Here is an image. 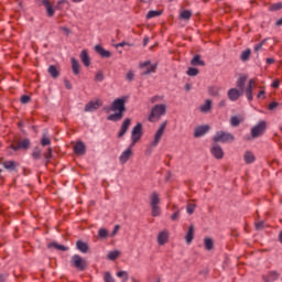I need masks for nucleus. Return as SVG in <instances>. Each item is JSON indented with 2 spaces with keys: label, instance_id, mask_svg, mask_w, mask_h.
<instances>
[{
  "label": "nucleus",
  "instance_id": "obj_7",
  "mask_svg": "<svg viewBox=\"0 0 282 282\" xmlns=\"http://www.w3.org/2000/svg\"><path fill=\"white\" fill-rule=\"evenodd\" d=\"M140 69H142L141 76H149V74H155L158 64H151V61H147L140 64Z\"/></svg>",
  "mask_w": 282,
  "mask_h": 282
},
{
  "label": "nucleus",
  "instance_id": "obj_11",
  "mask_svg": "<svg viewBox=\"0 0 282 282\" xmlns=\"http://www.w3.org/2000/svg\"><path fill=\"white\" fill-rule=\"evenodd\" d=\"M210 153L216 160H224V149H221V145L214 143Z\"/></svg>",
  "mask_w": 282,
  "mask_h": 282
},
{
  "label": "nucleus",
  "instance_id": "obj_57",
  "mask_svg": "<svg viewBox=\"0 0 282 282\" xmlns=\"http://www.w3.org/2000/svg\"><path fill=\"white\" fill-rule=\"evenodd\" d=\"M177 219H180V210H176V212L171 216V220H172V221H177Z\"/></svg>",
  "mask_w": 282,
  "mask_h": 282
},
{
  "label": "nucleus",
  "instance_id": "obj_63",
  "mask_svg": "<svg viewBox=\"0 0 282 282\" xmlns=\"http://www.w3.org/2000/svg\"><path fill=\"white\" fill-rule=\"evenodd\" d=\"M147 45H149V36L143 39V46L147 47Z\"/></svg>",
  "mask_w": 282,
  "mask_h": 282
},
{
  "label": "nucleus",
  "instance_id": "obj_48",
  "mask_svg": "<svg viewBox=\"0 0 282 282\" xmlns=\"http://www.w3.org/2000/svg\"><path fill=\"white\" fill-rule=\"evenodd\" d=\"M187 76H197L199 74V69L189 67L186 72Z\"/></svg>",
  "mask_w": 282,
  "mask_h": 282
},
{
  "label": "nucleus",
  "instance_id": "obj_33",
  "mask_svg": "<svg viewBox=\"0 0 282 282\" xmlns=\"http://www.w3.org/2000/svg\"><path fill=\"white\" fill-rule=\"evenodd\" d=\"M204 246H205V250L210 251L213 250V248H215V242L212 240V238L206 237L204 239Z\"/></svg>",
  "mask_w": 282,
  "mask_h": 282
},
{
  "label": "nucleus",
  "instance_id": "obj_4",
  "mask_svg": "<svg viewBox=\"0 0 282 282\" xmlns=\"http://www.w3.org/2000/svg\"><path fill=\"white\" fill-rule=\"evenodd\" d=\"M70 265L75 268L78 272H85L87 270V260H85L79 254H75L70 258Z\"/></svg>",
  "mask_w": 282,
  "mask_h": 282
},
{
  "label": "nucleus",
  "instance_id": "obj_34",
  "mask_svg": "<svg viewBox=\"0 0 282 282\" xmlns=\"http://www.w3.org/2000/svg\"><path fill=\"white\" fill-rule=\"evenodd\" d=\"M250 54H252V51L250 48L245 50L240 55V59L243 63H246V61H250Z\"/></svg>",
  "mask_w": 282,
  "mask_h": 282
},
{
  "label": "nucleus",
  "instance_id": "obj_41",
  "mask_svg": "<svg viewBox=\"0 0 282 282\" xmlns=\"http://www.w3.org/2000/svg\"><path fill=\"white\" fill-rule=\"evenodd\" d=\"M269 10L270 12H276L279 10H282V2L271 4Z\"/></svg>",
  "mask_w": 282,
  "mask_h": 282
},
{
  "label": "nucleus",
  "instance_id": "obj_9",
  "mask_svg": "<svg viewBox=\"0 0 282 282\" xmlns=\"http://www.w3.org/2000/svg\"><path fill=\"white\" fill-rule=\"evenodd\" d=\"M102 105V100L100 99H96L90 100L88 104H86L84 111L87 112H94V111H98V109H100V106Z\"/></svg>",
  "mask_w": 282,
  "mask_h": 282
},
{
  "label": "nucleus",
  "instance_id": "obj_62",
  "mask_svg": "<svg viewBox=\"0 0 282 282\" xmlns=\"http://www.w3.org/2000/svg\"><path fill=\"white\" fill-rule=\"evenodd\" d=\"M267 64L268 65L274 64V58H272V57L267 58Z\"/></svg>",
  "mask_w": 282,
  "mask_h": 282
},
{
  "label": "nucleus",
  "instance_id": "obj_40",
  "mask_svg": "<svg viewBox=\"0 0 282 282\" xmlns=\"http://www.w3.org/2000/svg\"><path fill=\"white\" fill-rule=\"evenodd\" d=\"M162 14V11H149L145 15V19H155V17H160Z\"/></svg>",
  "mask_w": 282,
  "mask_h": 282
},
{
  "label": "nucleus",
  "instance_id": "obj_46",
  "mask_svg": "<svg viewBox=\"0 0 282 282\" xmlns=\"http://www.w3.org/2000/svg\"><path fill=\"white\" fill-rule=\"evenodd\" d=\"M41 144L43 147H50V144H52V140H50V138H47L45 134L42 137L41 139Z\"/></svg>",
  "mask_w": 282,
  "mask_h": 282
},
{
  "label": "nucleus",
  "instance_id": "obj_64",
  "mask_svg": "<svg viewBox=\"0 0 282 282\" xmlns=\"http://www.w3.org/2000/svg\"><path fill=\"white\" fill-rule=\"evenodd\" d=\"M275 25H278V26H281V25H282V18L279 19V20L275 22Z\"/></svg>",
  "mask_w": 282,
  "mask_h": 282
},
{
  "label": "nucleus",
  "instance_id": "obj_61",
  "mask_svg": "<svg viewBox=\"0 0 282 282\" xmlns=\"http://www.w3.org/2000/svg\"><path fill=\"white\" fill-rule=\"evenodd\" d=\"M172 175L173 174L171 173V171H167L166 176H165V182H169V180H171Z\"/></svg>",
  "mask_w": 282,
  "mask_h": 282
},
{
  "label": "nucleus",
  "instance_id": "obj_10",
  "mask_svg": "<svg viewBox=\"0 0 282 282\" xmlns=\"http://www.w3.org/2000/svg\"><path fill=\"white\" fill-rule=\"evenodd\" d=\"M165 129H166V121L161 123L159 130L156 131L154 135V140L152 141V147H158V144H160V141L162 140V135H164Z\"/></svg>",
  "mask_w": 282,
  "mask_h": 282
},
{
  "label": "nucleus",
  "instance_id": "obj_8",
  "mask_svg": "<svg viewBox=\"0 0 282 282\" xmlns=\"http://www.w3.org/2000/svg\"><path fill=\"white\" fill-rule=\"evenodd\" d=\"M265 129H268V124L265 123V121H260L251 129V137L259 138L263 135V133H265Z\"/></svg>",
  "mask_w": 282,
  "mask_h": 282
},
{
  "label": "nucleus",
  "instance_id": "obj_44",
  "mask_svg": "<svg viewBox=\"0 0 282 282\" xmlns=\"http://www.w3.org/2000/svg\"><path fill=\"white\" fill-rule=\"evenodd\" d=\"M195 208H197L196 204H187L186 206V212L188 215H193V213H195Z\"/></svg>",
  "mask_w": 282,
  "mask_h": 282
},
{
  "label": "nucleus",
  "instance_id": "obj_37",
  "mask_svg": "<svg viewBox=\"0 0 282 282\" xmlns=\"http://www.w3.org/2000/svg\"><path fill=\"white\" fill-rule=\"evenodd\" d=\"M42 151L41 148L36 147L33 149L32 158L33 160H41Z\"/></svg>",
  "mask_w": 282,
  "mask_h": 282
},
{
  "label": "nucleus",
  "instance_id": "obj_38",
  "mask_svg": "<svg viewBox=\"0 0 282 282\" xmlns=\"http://www.w3.org/2000/svg\"><path fill=\"white\" fill-rule=\"evenodd\" d=\"M180 17L184 21H188L191 19V17H193V12H191L189 10H184L181 12Z\"/></svg>",
  "mask_w": 282,
  "mask_h": 282
},
{
  "label": "nucleus",
  "instance_id": "obj_5",
  "mask_svg": "<svg viewBox=\"0 0 282 282\" xmlns=\"http://www.w3.org/2000/svg\"><path fill=\"white\" fill-rule=\"evenodd\" d=\"M213 140L215 143L223 142L224 144H226V142H235V135L230 132L218 131L214 135Z\"/></svg>",
  "mask_w": 282,
  "mask_h": 282
},
{
  "label": "nucleus",
  "instance_id": "obj_31",
  "mask_svg": "<svg viewBox=\"0 0 282 282\" xmlns=\"http://www.w3.org/2000/svg\"><path fill=\"white\" fill-rule=\"evenodd\" d=\"M48 74L52 76V78H58V76H61V72L55 65L48 66Z\"/></svg>",
  "mask_w": 282,
  "mask_h": 282
},
{
  "label": "nucleus",
  "instance_id": "obj_58",
  "mask_svg": "<svg viewBox=\"0 0 282 282\" xmlns=\"http://www.w3.org/2000/svg\"><path fill=\"white\" fill-rule=\"evenodd\" d=\"M134 77H135V74H133L132 70L128 72V74L126 76L127 80H129V82L133 80Z\"/></svg>",
  "mask_w": 282,
  "mask_h": 282
},
{
  "label": "nucleus",
  "instance_id": "obj_60",
  "mask_svg": "<svg viewBox=\"0 0 282 282\" xmlns=\"http://www.w3.org/2000/svg\"><path fill=\"white\" fill-rule=\"evenodd\" d=\"M64 85L66 89H72V83L68 79H64Z\"/></svg>",
  "mask_w": 282,
  "mask_h": 282
},
{
  "label": "nucleus",
  "instance_id": "obj_39",
  "mask_svg": "<svg viewBox=\"0 0 282 282\" xmlns=\"http://www.w3.org/2000/svg\"><path fill=\"white\" fill-rule=\"evenodd\" d=\"M230 124L231 127H239V124H241V118L232 116L230 119Z\"/></svg>",
  "mask_w": 282,
  "mask_h": 282
},
{
  "label": "nucleus",
  "instance_id": "obj_52",
  "mask_svg": "<svg viewBox=\"0 0 282 282\" xmlns=\"http://www.w3.org/2000/svg\"><path fill=\"white\" fill-rule=\"evenodd\" d=\"M265 41L267 40H262L260 43L256 44L254 52H259L263 47V45H265Z\"/></svg>",
  "mask_w": 282,
  "mask_h": 282
},
{
  "label": "nucleus",
  "instance_id": "obj_23",
  "mask_svg": "<svg viewBox=\"0 0 282 282\" xmlns=\"http://www.w3.org/2000/svg\"><path fill=\"white\" fill-rule=\"evenodd\" d=\"M191 65H193L194 67H197V66L205 67V66H206V62L202 61V55L196 54V55L192 58Z\"/></svg>",
  "mask_w": 282,
  "mask_h": 282
},
{
  "label": "nucleus",
  "instance_id": "obj_36",
  "mask_svg": "<svg viewBox=\"0 0 282 282\" xmlns=\"http://www.w3.org/2000/svg\"><path fill=\"white\" fill-rule=\"evenodd\" d=\"M152 208V217H160V215L162 214V210L160 209V206L159 205H152L151 206Z\"/></svg>",
  "mask_w": 282,
  "mask_h": 282
},
{
  "label": "nucleus",
  "instance_id": "obj_26",
  "mask_svg": "<svg viewBox=\"0 0 282 282\" xmlns=\"http://www.w3.org/2000/svg\"><path fill=\"white\" fill-rule=\"evenodd\" d=\"M169 241V232L161 231L158 236V243L159 246H164Z\"/></svg>",
  "mask_w": 282,
  "mask_h": 282
},
{
  "label": "nucleus",
  "instance_id": "obj_47",
  "mask_svg": "<svg viewBox=\"0 0 282 282\" xmlns=\"http://www.w3.org/2000/svg\"><path fill=\"white\" fill-rule=\"evenodd\" d=\"M95 80L97 83H102L105 80V74H102V70L97 72L95 76Z\"/></svg>",
  "mask_w": 282,
  "mask_h": 282
},
{
  "label": "nucleus",
  "instance_id": "obj_6",
  "mask_svg": "<svg viewBox=\"0 0 282 282\" xmlns=\"http://www.w3.org/2000/svg\"><path fill=\"white\" fill-rule=\"evenodd\" d=\"M143 131H142V123L139 122L137 123L131 131V147H135V144H138V142H140V140H142V135H143Z\"/></svg>",
  "mask_w": 282,
  "mask_h": 282
},
{
  "label": "nucleus",
  "instance_id": "obj_20",
  "mask_svg": "<svg viewBox=\"0 0 282 282\" xmlns=\"http://www.w3.org/2000/svg\"><path fill=\"white\" fill-rule=\"evenodd\" d=\"M2 166L10 172H15L17 173V169L19 167V163L14 162V161H4L2 163Z\"/></svg>",
  "mask_w": 282,
  "mask_h": 282
},
{
  "label": "nucleus",
  "instance_id": "obj_21",
  "mask_svg": "<svg viewBox=\"0 0 282 282\" xmlns=\"http://www.w3.org/2000/svg\"><path fill=\"white\" fill-rule=\"evenodd\" d=\"M76 248L79 250V252H83L84 254H87L89 252V245L83 240L76 241Z\"/></svg>",
  "mask_w": 282,
  "mask_h": 282
},
{
  "label": "nucleus",
  "instance_id": "obj_42",
  "mask_svg": "<svg viewBox=\"0 0 282 282\" xmlns=\"http://www.w3.org/2000/svg\"><path fill=\"white\" fill-rule=\"evenodd\" d=\"M209 96H219V88L212 86L208 88Z\"/></svg>",
  "mask_w": 282,
  "mask_h": 282
},
{
  "label": "nucleus",
  "instance_id": "obj_49",
  "mask_svg": "<svg viewBox=\"0 0 282 282\" xmlns=\"http://www.w3.org/2000/svg\"><path fill=\"white\" fill-rule=\"evenodd\" d=\"M117 276H119V279L123 276V282L129 281V273H127V271L117 272Z\"/></svg>",
  "mask_w": 282,
  "mask_h": 282
},
{
  "label": "nucleus",
  "instance_id": "obj_15",
  "mask_svg": "<svg viewBox=\"0 0 282 282\" xmlns=\"http://www.w3.org/2000/svg\"><path fill=\"white\" fill-rule=\"evenodd\" d=\"M73 149L76 155H85V153H87V147L82 141L76 142Z\"/></svg>",
  "mask_w": 282,
  "mask_h": 282
},
{
  "label": "nucleus",
  "instance_id": "obj_2",
  "mask_svg": "<svg viewBox=\"0 0 282 282\" xmlns=\"http://www.w3.org/2000/svg\"><path fill=\"white\" fill-rule=\"evenodd\" d=\"M31 145L32 142L30 141V139H21L19 137H14L12 143L8 147V149H11L12 151H28Z\"/></svg>",
  "mask_w": 282,
  "mask_h": 282
},
{
  "label": "nucleus",
  "instance_id": "obj_14",
  "mask_svg": "<svg viewBox=\"0 0 282 282\" xmlns=\"http://www.w3.org/2000/svg\"><path fill=\"white\" fill-rule=\"evenodd\" d=\"M131 145L122 152V154L119 158V162L121 164H127V162H129V160L131 159V155H133V150H131Z\"/></svg>",
  "mask_w": 282,
  "mask_h": 282
},
{
  "label": "nucleus",
  "instance_id": "obj_16",
  "mask_svg": "<svg viewBox=\"0 0 282 282\" xmlns=\"http://www.w3.org/2000/svg\"><path fill=\"white\" fill-rule=\"evenodd\" d=\"M95 52L101 56V58H111V52L105 50L100 44L95 46Z\"/></svg>",
  "mask_w": 282,
  "mask_h": 282
},
{
  "label": "nucleus",
  "instance_id": "obj_12",
  "mask_svg": "<svg viewBox=\"0 0 282 282\" xmlns=\"http://www.w3.org/2000/svg\"><path fill=\"white\" fill-rule=\"evenodd\" d=\"M129 127H131V119L127 118L122 121L120 131L117 134V138H124L126 133L129 131Z\"/></svg>",
  "mask_w": 282,
  "mask_h": 282
},
{
  "label": "nucleus",
  "instance_id": "obj_27",
  "mask_svg": "<svg viewBox=\"0 0 282 282\" xmlns=\"http://www.w3.org/2000/svg\"><path fill=\"white\" fill-rule=\"evenodd\" d=\"M213 109V101L210 99L205 100V104L199 107L202 113H208Z\"/></svg>",
  "mask_w": 282,
  "mask_h": 282
},
{
  "label": "nucleus",
  "instance_id": "obj_55",
  "mask_svg": "<svg viewBox=\"0 0 282 282\" xmlns=\"http://www.w3.org/2000/svg\"><path fill=\"white\" fill-rule=\"evenodd\" d=\"M59 30L64 32L66 36H69V34H72V30H69V28L67 26H59Z\"/></svg>",
  "mask_w": 282,
  "mask_h": 282
},
{
  "label": "nucleus",
  "instance_id": "obj_29",
  "mask_svg": "<svg viewBox=\"0 0 282 282\" xmlns=\"http://www.w3.org/2000/svg\"><path fill=\"white\" fill-rule=\"evenodd\" d=\"M246 80H248V76L242 75L237 80V87L241 90V94H243V89L246 87Z\"/></svg>",
  "mask_w": 282,
  "mask_h": 282
},
{
  "label": "nucleus",
  "instance_id": "obj_43",
  "mask_svg": "<svg viewBox=\"0 0 282 282\" xmlns=\"http://www.w3.org/2000/svg\"><path fill=\"white\" fill-rule=\"evenodd\" d=\"M44 159L46 160L45 166L50 164V160H52V148L47 149V152L44 153Z\"/></svg>",
  "mask_w": 282,
  "mask_h": 282
},
{
  "label": "nucleus",
  "instance_id": "obj_25",
  "mask_svg": "<svg viewBox=\"0 0 282 282\" xmlns=\"http://www.w3.org/2000/svg\"><path fill=\"white\" fill-rule=\"evenodd\" d=\"M160 205V194L158 192H152L150 195V206H159Z\"/></svg>",
  "mask_w": 282,
  "mask_h": 282
},
{
  "label": "nucleus",
  "instance_id": "obj_50",
  "mask_svg": "<svg viewBox=\"0 0 282 282\" xmlns=\"http://www.w3.org/2000/svg\"><path fill=\"white\" fill-rule=\"evenodd\" d=\"M32 100V98L28 95H22L20 98V101L22 105H28V102H30Z\"/></svg>",
  "mask_w": 282,
  "mask_h": 282
},
{
  "label": "nucleus",
  "instance_id": "obj_1",
  "mask_svg": "<svg viewBox=\"0 0 282 282\" xmlns=\"http://www.w3.org/2000/svg\"><path fill=\"white\" fill-rule=\"evenodd\" d=\"M110 111H116L107 117L110 122H120L124 118V111H127V97H120L115 99L110 105Z\"/></svg>",
  "mask_w": 282,
  "mask_h": 282
},
{
  "label": "nucleus",
  "instance_id": "obj_59",
  "mask_svg": "<svg viewBox=\"0 0 282 282\" xmlns=\"http://www.w3.org/2000/svg\"><path fill=\"white\" fill-rule=\"evenodd\" d=\"M257 98H262V100H265V90H260V91L258 93Z\"/></svg>",
  "mask_w": 282,
  "mask_h": 282
},
{
  "label": "nucleus",
  "instance_id": "obj_13",
  "mask_svg": "<svg viewBox=\"0 0 282 282\" xmlns=\"http://www.w3.org/2000/svg\"><path fill=\"white\" fill-rule=\"evenodd\" d=\"M210 131V126L205 124V126H198L195 128L194 131V138H202V135H206Z\"/></svg>",
  "mask_w": 282,
  "mask_h": 282
},
{
  "label": "nucleus",
  "instance_id": "obj_22",
  "mask_svg": "<svg viewBox=\"0 0 282 282\" xmlns=\"http://www.w3.org/2000/svg\"><path fill=\"white\" fill-rule=\"evenodd\" d=\"M42 6H44V8L46 9L47 17L50 18L54 17L55 10H54V7H52V3L50 2V0H43Z\"/></svg>",
  "mask_w": 282,
  "mask_h": 282
},
{
  "label": "nucleus",
  "instance_id": "obj_18",
  "mask_svg": "<svg viewBox=\"0 0 282 282\" xmlns=\"http://www.w3.org/2000/svg\"><path fill=\"white\" fill-rule=\"evenodd\" d=\"M79 58L85 67H89V65H91V58L89 57L87 50H83L80 52Z\"/></svg>",
  "mask_w": 282,
  "mask_h": 282
},
{
  "label": "nucleus",
  "instance_id": "obj_17",
  "mask_svg": "<svg viewBox=\"0 0 282 282\" xmlns=\"http://www.w3.org/2000/svg\"><path fill=\"white\" fill-rule=\"evenodd\" d=\"M227 96H228L229 100L235 102V101L239 100V98L241 97V91H239V89H237V88H230L227 93Z\"/></svg>",
  "mask_w": 282,
  "mask_h": 282
},
{
  "label": "nucleus",
  "instance_id": "obj_28",
  "mask_svg": "<svg viewBox=\"0 0 282 282\" xmlns=\"http://www.w3.org/2000/svg\"><path fill=\"white\" fill-rule=\"evenodd\" d=\"M243 160L246 164H252L257 160V158L254 156V153H252L251 151H246Z\"/></svg>",
  "mask_w": 282,
  "mask_h": 282
},
{
  "label": "nucleus",
  "instance_id": "obj_45",
  "mask_svg": "<svg viewBox=\"0 0 282 282\" xmlns=\"http://www.w3.org/2000/svg\"><path fill=\"white\" fill-rule=\"evenodd\" d=\"M98 237L99 239H107V237H109V231H107V229H99Z\"/></svg>",
  "mask_w": 282,
  "mask_h": 282
},
{
  "label": "nucleus",
  "instance_id": "obj_3",
  "mask_svg": "<svg viewBox=\"0 0 282 282\" xmlns=\"http://www.w3.org/2000/svg\"><path fill=\"white\" fill-rule=\"evenodd\" d=\"M165 113H166V105L164 104L155 105L152 108L148 120L149 122H158V120H160L162 116H164Z\"/></svg>",
  "mask_w": 282,
  "mask_h": 282
},
{
  "label": "nucleus",
  "instance_id": "obj_19",
  "mask_svg": "<svg viewBox=\"0 0 282 282\" xmlns=\"http://www.w3.org/2000/svg\"><path fill=\"white\" fill-rule=\"evenodd\" d=\"M193 239H195V225H191L185 235L186 243H193Z\"/></svg>",
  "mask_w": 282,
  "mask_h": 282
},
{
  "label": "nucleus",
  "instance_id": "obj_24",
  "mask_svg": "<svg viewBox=\"0 0 282 282\" xmlns=\"http://www.w3.org/2000/svg\"><path fill=\"white\" fill-rule=\"evenodd\" d=\"M70 63H72L73 74H75V76H78V74H80V64L78 63V59H76L75 57H72Z\"/></svg>",
  "mask_w": 282,
  "mask_h": 282
},
{
  "label": "nucleus",
  "instance_id": "obj_53",
  "mask_svg": "<svg viewBox=\"0 0 282 282\" xmlns=\"http://www.w3.org/2000/svg\"><path fill=\"white\" fill-rule=\"evenodd\" d=\"M276 107H279V102L272 101L271 104H269L268 109H269V111H274V109H276Z\"/></svg>",
  "mask_w": 282,
  "mask_h": 282
},
{
  "label": "nucleus",
  "instance_id": "obj_35",
  "mask_svg": "<svg viewBox=\"0 0 282 282\" xmlns=\"http://www.w3.org/2000/svg\"><path fill=\"white\" fill-rule=\"evenodd\" d=\"M120 257V251L115 250V251H110L107 256V258L109 259V261H116L118 258Z\"/></svg>",
  "mask_w": 282,
  "mask_h": 282
},
{
  "label": "nucleus",
  "instance_id": "obj_30",
  "mask_svg": "<svg viewBox=\"0 0 282 282\" xmlns=\"http://www.w3.org/2000/svg\"><path fill=\"white\" fill-rule=\"evenodd\" d=\"M256 85L254 79H250L249 84L246 88V96L248 98V100H252V86Z\"/></svg>",
  "mask_w": 282,
  "mask_h": 282
},
{
  "label": "nucleus",
  "instance_id": "obj_32",
  "mask_svg": "<svg viewBox=\"0 0 282 282\" xmlns=\"http://www.w3.org/2000/svg\"><path fill=\"white\" fill-rule=\"evenodd\" d=\"M47 248H55V250H61L62 252H67V250H69L68 247H65L63 245H58L56 242L48 243Z\"/></svg>",
  "mask_w": 282,
  "mask_h": 282
},
{
  "label": "nucleus",
  "instance_id": "obj_54",
  "mask_svg": "<svg viewBox=\"0 0 282 282\" xmlns=\"http://www.w3.org/2000/svg\"><path fill=\"white\" fill-rule=\"evenodd\" d=\"M281 85V80L279 78H275L272 84H271V87L273 89H279V86Z\"/></svg>",
  "mask_w": 282,
  "mask_h": 282
},
{
  "label": "nucleus",
  "instance_id": "obj_56",
  "mask_svg": "<svg viewBox=\"0 0 282 282\" xmlns=\"http://www.w3.org/2000/svg\"><path fill=\"white\" fill-rule=\"evenodd\" d=\"M265 223L263 220L256 223V230H263Z\"/></svg>",
  "mask_w": 282,
  "mask_h": 282
},
{
  "label": "nucleus",
  "instance_id": "obj_51",
  "mask_svg": "<svg viewBox=\"0 0 282 282\" xmlns=\"http://www.w3.org/2000/svg\"><path fill=\"white\" fill-rule=\"evenodd\" d=\"M104 281L105 282H116V280H113V276H111V273L109 271H107L105 273Z\"/></svg>",
  "mask_w": 282,
  "mask_h": 282
}]
</instances>
